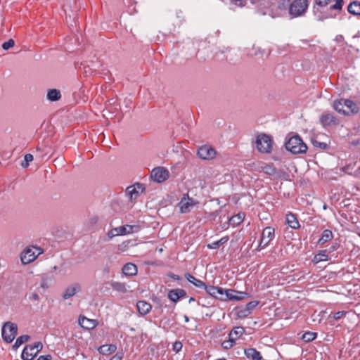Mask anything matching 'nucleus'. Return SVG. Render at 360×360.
<instances>
[{"label": "nucleus", "instance_id": "15", "mask_svg": "<svg viewBox=\"0 0 360 360\" xmlns=\"http://www.w3.org/2000/svg\"><path fill=\"white\" fill-rule=\"evenodd\" d=\"M186 292L183 289H173L169 291L168 298L172 302H176L180 298L186 296Z\"/></svg>", "mask_w": 360, "mask_h": 360}, {"label": "nucleus", "instance_id": "12", "mask_svg": "<svg viewBox=\"0 0 360 360\" xmlns=\"http://www.w3.org/2000/svg\"><path fill=\"white\" fill-rule=\"evenodd\" d=\"M143 191L144 188L143 186L141 184H136L134 186L127 187L126 193L129 196L130 200H132L133 199H136L139 195V193H141Z\"/></svg>", "mask_w": 360, "mask_h": 360}, {"label": "nucleus", "instance_id": "1", "mask_svg": "<svg viewBox=\"0 0 360 360\" xmlns=\"http://www.w3.org/2000/svg\"><path fill=\"white\" fill-rule=\"evenodd\" d=\"M285 146L287 150L293 154L303 153L307 150V146L297 135L290 137Z\"/></svg>", "mask_w": 360, "mask_h": 360}, {"label": "nucleus", "instance_id": "58", "mask_svg": "<svg viewBox=\"0 0 360 360\" xmlns=\"http://www.w3.org/2000/svg\"><path fill=\"white\" fill-rule=\"evenodd\" d=\"M357 172H358L359 173L360 172V167L358 168Z\"/></svg>", "mask_w": 360, "mask_h": 360}, {"label": "nucleus", "instance_id": "9", "mask_svg": "<svg viewBox=\"0 0 360 360\" xmlns=\"http://www.w3.org/2000/svg\"><path fill=\"white\" fill-rule=\"evenodd\" d=\"M198 155L202 160H212L216 155L215 150L207 145H204L198 150Z\"/></svg>", "mask_w": 360, "mask_h": 360}, {"label": "nucleus", "instance_id": "23", "mask_svg": "<svg viewBox=\"0 0 360 360\" xmlns=\"http://www.w3.org/2000/svg\"><path fill=\"white\" fill-rule=\"evenodd\" d=\"M117 349V347L115 345H104L101 346L98 350V352L103 355H110L114 353Z\"/></svg>", "mask_w": 360, "mask_h": 360}, {"label": "nucleus", "instance_id": "25", "mask_svg": "<svg viewBox=\"0 0 360 360\" xmlns=\"http://www.w3.org/2000/svg\"><path fill=\"white\" fill-rule=\"evenodd\" d=\"M347 11L354 15H360V1H354L351 2L347 7Z\"/></svg>", "mask_w": 360, "mask_h": 360}, {"label": "nucleus", "instance_id": "30", "mask_svg": "<svg viewBox=\"0 0 360 360\" xmlns=\"http://www.w3.org/2000/svg\"><path fill=\"white\" fill-rule=\"evenodd\" d=\"M61 98V94L59 90L56 89H50L47 94V98L51 101H58Z\"/></svg>", "mask_w": 360, "mask_h": 360}, {"label": "nucleus", "instance_id": "55", "mask_svg": "<svg viewBox=\"0 0 360 360\" xmlns=\"http://www.w3.org/2000/svg\"><path fill=\"white\" fill-rule=\"evenodd\" d=\"M236 4L238 5V6H243V1H245V0H233Z\"/></svg>", "mask_w": 360, "mask_h": 360}, {"label": "nucleus", "instance_id": "39", "mask_svg": "<svg viewBox=\"0 0 360 360\" xmlns=\"http://www.w3.org/2000/svg\"><path fill=\"white\" fill-rule=\"evenodd\" d=\"M250 313L251 312L248 309L245 308L238 311V316L240 318H245L248 316L250 314Z\"/></svg>", "mask_w": 360, "mask_h": 360}, {"label": "nucleus", "instance_id": "56", "mask_svg": "<svg viewBox=\"0 0 360 360\" xmlns=\"http://www.w3.org/2000/svg\"><path fill=\"white\" fill-rule=\"evenodd\" d=\"M32 298L34 300H39V296L37 293H33L32 295Z\"/></svg>", "mask_w": 360, "mask_h": 360}, {"label": "nucleus", "instance_id": "10", "mask_svg": "<svg viewBox=\"0 0 360 360\" xmlns=\"http://www.w3.org/2000/svg\"><path fill=\"white\" fill-rule=\"evenodd\" d=\"M136 228V226H131V225H126V226H122L120 227H117L115 229H112L110 230L108 236L109 238H112L116 236H120V235H125L129 234L134 232V229Z\"/></svg>", "mask_w": 360, "mask_h": 360}, {"label": "nucleus", "instance_id": "22", "mask_svg": "<svg viewBox=\"0 0 360 360\" xmlns=\"http://www.w3.org/2000/svg\"><path fill=\"white\" fill-rule=\"evenodd\" d=\"M137 267L132 263H127L122 267V272L126 276H134L137 274Z\"/></svg>", "mask_w": 360, "mask_h": 360}, {"label": "nucleus", "instance_id": "41", "mask_svg": "<svg viewBox=\"0 0 360 360\" xmlns=\"http://www.w3.org/2000/svg\"><path fill=\"white\" fill-rule=\"evenodd\" d=\"M243 220V217L241 214H238L237 215H235L232 217L230 219L231 221H233V223L235 224H240Z\"/></svg>", "mask_w": 360, "mask_h": 360}, {"label": "nucleus", "instance_id": "19", "mask_svg": "<svg viewBox=\"0 0 360 360\" xmlns=\"http://www.w3.org/2000/svg\"><path fill=\"white\" fill-rule=\"evenodd\" d=\"M244 353L247 358L251 359L252 360H262V359L260 352L255 348L245 349Z\"/></svg>", "mask_w": 360, "mask_h": 360}, {"label": "nucleus", "instance_id": "6", "mask_svg": "<svg viewBox=\"0 0 360 360\" xmlns=\"http://www.w3.org/2000/svg\"><path fill=\"white\" fill-rule=\"evenodd\" d=\"M335 4L331 6L328 10L323 15L318 16V20L323 21L327 18H334L337 16L336 13H333V10H338L340 11L343 5V0H335Z\"/></svg>", "mask_w": 360, "mask_h": 360}, {"label": "nucleus", "instance_id": "5", "mask_svg": "<svg viewBox=\"0 0 360 360\" xmlns=\"http://www.w3.org/2000/svg\"><path fill=\"white\" fill-rule=\"evenodd\" d=\"M18 331L17 325L11 322L6 323L2 328V338L7 343H11L15 339Z\"/></svg>", "mask_w": 360, "mask_h": 360}, {"label": "nucleus", "instance_id": "59", "mask_svg": "<svg viewBox=\"0 0 360 360\" xmlns=\"http://www.w3.org/2000/svg\"><path fill=\"white\" fill-rule=\"evenodd\" d=\"M359 236H360V233H359Z\"/></svg>", "mask_w": 360, "mask_h": 360}, {"label": "nucleus", "instance_id": "50", "mask_svg": "<svg viewBox=\"0 0 360 360\" xmlns=\"http://www.w3.org/2000/svg\"><path fill=\"white\" fill-rule=\"evenodd\" d=\"M168 276L172 278H173V279H174V280H177V281L181 279V277L179 276L176 275V274H174L173 273H169L168 274Z\"/></svg>", "mask_w": 360, "mask_h": 360}, {"label": "nucleus", "instance_id": "11", "mask_svg": "<svg viewBox=\"0 0 360 360\" xmlns=\"http://www.w3.org/2000/svg\"><path fill=\"white\" fill-rule=\"evenodd\" d=\"M320 122L323 127H326L332 125H338L339 121L336 117L330 112H325L320 117Z\"/></svg>", "mask_w": 360, "mask_h": 360}, {"label": "nucleus", "instance_id": "33", "mask_svg": "<svg viewBox=\"0 0 360 360\" xmlns=\"http://www.w3.org/2000/svg\"><path fill=\"white\" fill-rule=\"evenodd\" d=\"M111 286L114 290L122 293H125L127 291L125 284L120 282H114L111 284Z\"/></svg>", "mask_w": 360, "mask_h": 360}, {"label": "nucleus", "instance_id": "52", "mask_svg": "<svg viewBox=\"0 0 360 360\" xmlns=\"http://www.w3.org/2000/svg\"><path fill=\"white\" fill-rule=\"evenodd\" d=\"M51 356L50 355L41 356L37 360H51Z\"/></svg>", "mask_w": 360, "mask_h": 360}, {"label": "nucleus", "instance_id": "7", "mask_svg": "<svg viewBox=\"0 0 360 360\" xmlns=\"http://www.w3.org/2000/svg\"><path fill=\"white\" fill-rule=\"evenodd\" d=\"M198 203V201L189 198L188 193L184 194L179 202L180 211L181 213H188Z\"/></svg>", "mask_w": 360, "mask_h": 360}, {"label": "nucleus", "instance_id": "40", "mask_svg": "<svg viewBox=\"0 0 360 360\" xmlns=\"http://www.w3.org/2000/svg\"><path fill=\"white\" fill-rule=\"evenodd\" d=\"M15 45V41L13 39H9L8 41H6L4 42L3 44H2V48L4 49V50H8L10 48L13 47V46Z\"/></svg>", "mask_w": 360, "mask_h": 360}, {"label": "nucleus", "instance_id": "42", "mask_svg": "<svg viewBox=\"0 0 360 360\" xmlns=\"http://www.w3.org/2000/svg\"><path fill=\"white\" fill-rule=\"evenodd\" d=\"M347 314V311H340L335 313L333 314V317L335 320H339V319L343 318L344 316H345Z\"/></svg>", "mask_w": 360, "mask_h": 360}, {"label": "nucleus", "instance_id": "27", "mask_svg": "<svg viewBox=\"0 0 360 360\" xmlns=\"http://www.w3.org/2000/svg\"><path fill=\"white\" fill-rule=\"evenodd\" d=\"M333 238V233L329 229H326L323 231L321 237L318 241V243L320 245H323L326 242L331 240Z\"/></svg>", "mask_w": 360, "mask_h": 360}, {"label": "nucleus", "instance_id": "17", "mask_svg": "<svg viewBox=\"0 0 360 360\" xmlns=\"http://www.w3.org/2000/svg\"><path fill=\"white\" fill-rule=\"evenodd\" d=\"M286 223L290 228L293 229H297L300 227V223L296 216L291 212L286 214Z\"/></svg>", "mask_w": 360, "mask_h": 360}, {"label": "nucleus", "instance_id": "29", "mask_svg": "<svg viewBox=\"0 0 360 360\" xmlns=\"http://www.w3.org/2000/svg\"><path fill=\"white\" fill-rule=\"evenodd\" d=\"M245 333L243 327H236L231 330L229 334V338L236 340Z\"/></svg>", "mask_w": 360, "mask_h": 360}, {"label": "nucleus", "instance_id": "44", "mask_svg": "<svg viewBox=\"0 0 360 360\" xmlns=\"http://www.w3.org/2000/svg\"><path fill=\"white\" fill-rule=\"evenodd\" d=\"M183 347L182 343L180 341H176L173 345L172 349L176 352L178 353L179 351L181 350Z\"/></svg>", "mask_w": 360, "mask_h": 360}, {"label": "nucleus", "instance_id": "32", "mask_svg": "<svg viewBox=\"0 0 360 360\" xmlns=\"http://www.w3.org/2000/svg\"><path fill=\"white\" fill-rule=\"evenodd\" d=\"M229 236L222 237L220 240L215 241L212 243L208 244L207 248L209 249H217L221 245L225 244L229 240Z\"/></svg>", "mask_w": 360, "mask_h": 360}, {"label": "nucleus", "instance_id": "36", "mask_svg": "<svg viewBox=\"0 0 360 360\" xmlns=\"http://www.w3.org/2000/svg\"><path fill=\"white\" fill-rule=\"evenodd\" d=\"M235 343L233 339L229 338V340L222 342L221 347L224 349H229L234 346Z\"/></svg>", "mask_w": 360, "mask_h": 360}, {"label": "nucleus", "instance_id": "21", "mask_svg": "<svg viewBox=\"0 0 360 360\" xmlns=\"http://www.w3.org/2000/svg\"><path fill=\"white\" fill-rule=\"evenodd\" d=\"M274 233L275 230L274 228L271 226H267L265 229H264L261 238H264V240L268 241L269 244L274 239Z\"/></svg>", "mask_w": 360, "mask_h": 360}, {"label": "nucleus", "instance_id": "51", "mask_svg": "<svg viewBox=\"0 0 360 360\" xmlns=\"http://www.w3.org/2000/svg\"><path fill=\"white\" fill-rule=\"evenodd\" d=\"M122 356L120 354H116L113 356L111 357L110 360H122Z\"/></svg>", "mask_w": 360, "mask_h": 360}, {"label": "nucleus", "instance_id": "35", "mask_svg": "<svg viewBox=\"0 0 360 360\" xmlns=\"http://www.w3.org/2000/svg\"><path fill=\"white\" fill-rule=\"evenodd\" d=\"M30 339V336L27 335H21L17 338L13 347H18L23 343L27 342Z\"/></svg>", "mask_w": 360, "mask_h": 360}, {"label": "nucleus", "instance_id": "28", "mask_svg": "<svg viewBox=\"0 0 360 360\" xmlns=\"http://www.w3.org/2000/svg\"><path fill=\"white\" fill-rule=\"evenodd\" d=\"M185 277L190 283H193L197 288H202L203 286H205V283L203 281L196 278L188 273L185 274Z\"/></svg>", "mask_w": 360, "mask_h": 360}, {"label": "nucleus", "instance_id": "48", "mask_svg": "<svg viewBox=\"0 0 360 360\" xmlns=\"http://www.w3.org/2000/svg\"><path fill=\"white\" fill-rule=\"evenodd\" d=\"M315 2L318 6L324 7L329 4L330 0H315Z\"/></svg>", "mask_w": 360, "mask_h": 360}, {"label": "nucleus", "instance_id": "47", "mask_svg": "<svg viewBox=\"0 0 360 360\" xmlns=\"http://www.w3.org/2000/svg\"><path fill=\"white\" fill-rule=\"evenodd\" d=\"M268 245H269L268 241L264 240V238H261L259 245H258L257 248L256 249V250L257 252H259L264 248L266 247Z\"/></svg>", "mask_w": 360, "mask_h": 360}, {"label": "nucleus", "instance_id": "45", "mask_svg": "<svg viewBox=\"0 0 360 360\" xmlns=\"http://www.w3.org/2000/svg\"><path fill=\"white\" fill-rule=\"evenodd\" d=\"M32 348L34 349V352L37 354L41 350L43 345L41 342H37L33 345H29Z\"/></svg>", "mask_w": 360, "mask_h": 360}, {"label": "nucleus", "instance_id": "13", "mask_svg": "<svg viewBox=\"0 0 360 360\" xmlns=\"http://www.w3.org/2000/svg\"><path fill=\"white\" fill-rule=\"evenodd\" d=\"M79 324L86 330H91L96 327L97 321L94 319H90L84 316H80L79 318Z\"/></svg>", "mask_w": 360, "mask_h": 360}, {"label": "nucleus", "instance_id": "2", "mask_svg": "<svg viewBox=\"0 0 360 360\" xmlns=\"http://www.w3.org/2000/svg\"><path fill=\"white\" fill-rule=\"evenodd\" d=\"M273 143L272 137L264 133L257 135L255 141L256 148L262 153H270L272 150Z\"/></svg>", "mask_w": 360, "mask_h": 360}, {"label": "nucleus", "instance_id": "46", "mask_svg": "<svg viewBox=\"0 0 360 360\" xmlns=\"http://www.w3.org/2000/svg\"><path fill=\"white\" fill-rule=\"evenodd\" d=\"M312 143L315 147H319L321 149H326L328 146V145L326 143L319 142L316 140H314Z\"/></svg>", "mask_w": 360, "mask_h": 360}, {"label": "nucleus", "instance_id": "34", "mask_svg": "<svg viewBox=\"0 0 360 360\" xmlns=\"http://www.w3.org/2000/svg\"><path fill=\"white\" fill-rule=\"evenodd\" d=\"M316 338V333L314 332H306L303 334L302 339L306 342H309Z\"/></svg>", "mask_w": 360, "mask_h": 360}, {"label": "nucleus", "instance_id": "37", "mask_svg": "<svg viewBox=\"0 0 360 360\" xmlns=\"http://www.w3.org/2000/svg\"><path fill=\"white\" fill-rule=\"evenodd\" d=\"M202 288H205L206 292L212 297H216L217 292L218 291L217 287L215 286H203Z\"/></svg>", "mask_w": 360, "mask_h": 360}, {"label": "nucleus", "instance_id": "4", "mask_svg": "<svg viewBox=\"0 0 360 360\" xmlns=\"http://www.w3.org/2000/svg\"><path fill=\"white\" fill-rule=\"evenodd\" d=\"M43 252L42 250L36 247L26 248L21 253L22 263L27 264L34 261L37 257Z\"/></svg>", "mask_w": 360, "mask_h": 360}, {"label": "nucleus", "instance_id": "26", "mask_svg": "<svg viewBox=\"0 0 360 360\" xmlns=\"http://www.w3.org/2000/svg\"><path fill=\"white\" fill-rule=\"evenodd\" d=\"M345 108L348 112H349V114H355L357 113L359 110V108L356 103L353 102L351 100L349 99H345Z\"/></svg>", "mask_w": 360, "mask_h": 360}, {"label": "nucleus", "instance_id": "49", "mask_svg": "<svg viewBox=\"0 0 360 360\" xmlns=\"http://www.w3.org/2000/svg\"><path fill=\"white\" fill-rule=\"evenodd\" d=\"M319 256V258L317 259L319 261H326L328 260V256L325 254V252L323 253H320L318 255Z\"/></svg>", "mask_w": 360, "mask_h": 360}, {"label": "nucleus", "instance_id": "53", "mask_svg": "<svg viewBox=\"0 0 360 360\" xmlns=\"http://www.w3.org/2000/svg\"><path fill=\"white\" fill-rule=\"evenodd\" d=\"M217 290L218 291L217 292V294H220V295H224L225 294V290H224L222 288H220V287H217Z\"/></svg>", "mask_w": 360, "mask_h": 360}, {"label": "nucleus", "instance_id": "54", "mask_svg": "<svg viewBox=\"0 0 360 360\" xmlns=\"http://www.w3.org/2000/svg\"><path fill=\"white\" fill-rule=\"evenodd\" d=\"M217 290L218 291L217 292V294H220V295H224L225 294V290H224L222 288H220V287H217Z\"/></svg>", "mask_w": 360, "mask_h": 360}, {"label": "nucleus", "instance_id": "18", "mask_svg": "<svg viewBox=\"0 0 360 360\" xmlns=\"http://www.w3.org/2000/svg\"><path fill=\"white\" fill-rule=\"evenodd\" d=\"M34 352V349L27 345L22 352L21 357L23 360H32L37 354Z\"/></svg>", "mask_w": 360, "mask_h": 360}, {"label": "nucleus", "instance_id": "57", "mask_svg": "<svg viewBox=\"0 0 360 360\" xmlns=\"http://www.w3.org/2000/svg\"><path fill=\"white\" fill-rule=\"evenodd\" d=\"M184 320H185L186 322H188L189 321V318H188V316L185 315L184 316Z\"/></svg>", "mask_w": 360, "mask_h": 360}, {"label": "nucleus", "instance_id": "8", "mask_svg": "<svg viewBox=\"0 0 360 360\" xmlns=\"http://www.w3.org/2000/svg\"><path fill=\"white\" fill-rule=\"evenodd\" d=\"M169 171L164 167L154 168L151 172V178L158 183L165 181L169 178Z\"/></svg>", "mask_w": 360, "mask_h": 360}, {"label": "nucleus", "instance_id": "31", "mask_svg": "<svg viewBox=\"0 0 360 360\" xmlns=\"http://www.w3.org/2000/svg\"><path fill=\"white\" fill-rule=\"evenodd\" d=\"M261 171L269 176H273L276 173V169L273 164H265L261 167Z\"/></svg>", "mask_w": 360, "mask_h": 360}, {"label": "nucleus", "instance_id": "20", "mask_svg": "<svg viewBox=\"0 0 360 360\" xmlns=\"http://www.w3.org/2000/svg\"><path fill=\"white\" fill-rule=\"evenodd\" d=\"M345 99H340L335 101L333 103V108L338 112L339 113H342L345 115H349V112H348L347 110H345Z\"/></svg>", "mask_w": 360, "mask_h": 360}, {"label": "nucleus", "instance_id": "43", "mask_svg": "<svg viewBox=\"0 0 360 360\" xmlns=\"http://www.w3.org/2000/svg\"><path fill=\"white\" fill-rule=\"evenodd\" d=\"M258 301H251L246 304L245 308L251 312V311L255 309L258 305Z\"/></svg>", "mask_w": 360, "mask_h": 360}, {"label": "nucleus", "instance_id": "16", "mask_svg": "<svg viewBox=\"0 0 360 360\" xmlns=\"http://www.w3.org/2000/svg\"><path fill=\"white\" fill-rule=\"evenodd\" d=\"M136 308L139 313L141 316H143L148 314L150 311L152 306L149 302L146 301L140 300L136 303Z\"/></svg>", "mask_w": 360, "mask_h": 360}, {"label": "nucleus", "instance_id": "3", "mask_svg": "<svg viewBox=\"0 0 360 360\" xmlns=\"http://www.w3.org/2000/svg\"><path fill=\"white\" fill-rule=\"evenodd\" d=\"M309 7L308 0H294L289 6V14L292 18L302 16Z\"/></svg>", "mask_w": 360, "mask_h": 360}, {"label": "nucleus", "instance_id": "24", "mask_svg": "<svg viewBox=\"0 0 360 360\" xmlns=\"http://www.w3.org/2000/svg\"><path fill=\"white\" fill-rule=\"evenodd\" d=\"M79 290H80L79 284H75L72 286L68 287L63 295V299L66 300L74 296Z\"/></svg>", "mask_w": 360, "mask_h": 360}, {"label": "nucleus", "instance_id": "38", "mask_svg": "<svg viewBox=\"0 0 360 360\" xmlns=\"http://www.w3.org/2000/svg\"><path fill=\"white\" fill-rule=\"evenodd\" d=\"M24 160H25V163L22 162V166L23 167H27L28 166V165H29V162H32L33 160V155L32 154H30V153L26 154L25 155Z\"/></svg>", "mask_w": 360, "mask_h": 360}, {"label": "nucleus", "instance_id": "14", "mask_svg": "<svg viewBox=\"0 0 360 360\" xmlns=\"http://www.w3.org/2000/svg\"><path fill=\"white\" fill-rule=\"evenodd\" d=\"M247 294L243 292H238L232 289L226 290L225 295L230 300H240L244 299Z\"/></svg>", "mask_w": 360, "mask_h": 360}]
</instances>
